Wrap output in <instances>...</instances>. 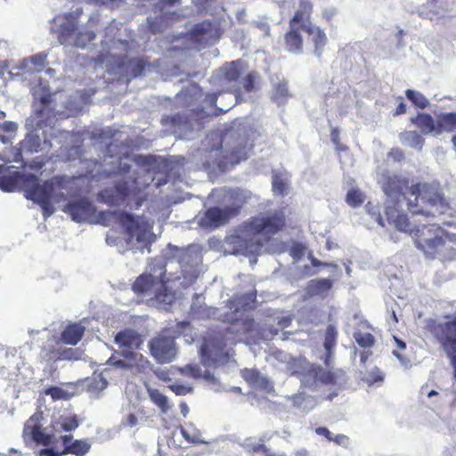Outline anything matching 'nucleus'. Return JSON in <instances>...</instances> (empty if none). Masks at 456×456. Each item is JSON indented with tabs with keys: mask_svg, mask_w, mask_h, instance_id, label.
<instances>
[{
	"mask_svg": "<svg viewBox=\"0 0 456 456\" xmlns=\"http://www.w3.org/2000/svg\"><path fill=\"white\" fill-rule=\"evenodd\" d=\"M286 225L287 218L283 209L269 210L249 217L241 224L240 231L244 238L237 237L240 252L246 256L260 255L264 247Z\"/></svg>",
	"mask_w": 456,
	"mask_h": 456,
	"instance_id": "1",
	"label": "nucleus"
},
{
	"mask_svg": "<svg viewBox=\"0 0 456 456\" xmlns=\"http://www.w3.org/2000/svg\"><path fill=\"white\" fill-rule=\"evenodd\" d=\"M314 5L310 0H299L298 7L289 20V29L284 34L285 48L293 53L303 51L304 39L301 31L311 36L314 46V54L322 56L323 48L327 44L325 32L312 22Z\"/></svg>",
	"mask_w": 456,
	"mask_h": 456,
	"instance_id": "2",
	"label": "nucleus"
},
{
	"mask_svg": "<svg viewBox=\"0 0 456 456\" xmlns=\"http://www.w3.org/2000/svg\"><path fill=\"white\" fill-rule=\"evenodd\" d=\"M386 221L396 230L410 233L418 248L425 254L434 255L450 235L436 224H424L415 228L410 222L407 214L398 209L395 205H388L386 208Z\"/></svg>",
	"mask_w": 456,
	"mask_h": 456,
	"instance_id": "3",
	"label": "nucleus"
},
{
	"mask_svg": "<svg viewBox=\"0 0 456 456\" xmlns=\"http://www.w3.org/2000/svg\"><path fill=\"white\" fill-rule=\"evenodd\" d=\"M254 327L253 318L236 319L224 333L217 332L206 337L200 347L202 363L211 366L227 362L230 358L226 351L227 340L232 343L241 341L244 336L254 330Z\"/></svg>",
	"mask_w": 456,
	"mask_h": 456,
	"instance_id": "4",
	"label": "nucleus"
},
{
	"mask_svg": "<svg viewBox=\"0 0 456 456\" xmlns=\"http://www.w3.org/2000/svg\"><path fill=\"white\" fill-rule=\"evenodd\" d=\"M409 210L414 215L435 216L447 208L445 199L438 185L428 183H417L410 188Z\"/></svg>",
	"mask_w": 456,
	"mask_h": 456,
	"instance_id": "5",
	"label": "nucleus"
},
{
	"mask_svg": "<svg viewBox=\"0 0 456 456\" xmlns=\"http://www.w3.org/2000/svg\"><path fill=\"white\" fill-rule=\"evenodd\" d=\"M99 223L104 226L110 225L112 221L118 223L125 230L128 241L135 240L143 248L150 247L152 242V226L140 217L125 211H102L99 213Z\"/></svg>",
	"mask_w": 456,
	"mask_h": 456,
	"instance_id": "6",
	"label": "nucleus"
},
{
	"mask_svg": "<svg viewBox=\"0 0 456 456\" xmlns=\"http://www.w3.org/2000/svg\"><path fill=\"white\" fill-rule=\"evenodd\" d=\"M447 318L448 320L444 322L430 320L426 328L441 351L450 360L453 369V378L456 380V316Z\"/></svg>",
	"mask_w": 456,
	"mask_h": 456,
	"instance_id": "7",
	"label": "nucleus"
},
{
	"mask_svg": "<svg viewBox=\"0 0 456 456\" xmlns=\"http://www.w3.org/2000/svg\"><path fill=\"white\" fill-rule=\"evenodd\" d=\"M175 336H167L163 332L154 337L149 344L153 358L159 363L172 362L177 354L175 338L176 337H189L192 338V327L187 321L179 322L174 329Z\"/></svg>",
	"mask_w": 456,
	"mask_h": 456,
	"instance_id": "8",
	"label": "nucleus"
},
{
	"mask_svg": "<svg viewBox=\"0 0 456 456\" xmlns=\"http://www.w3.org/2000/svg\"><path fill=\"white\" fill-rule=\"evenodd\" d=\"M63 176H55L52 180H46L42 184H37L28 191L26 195L27 200L37 203L41 208L44 217L46 219L54 213V207L52 204V197L55 190V185L61 186L63 182Z\"/></svg>",
	"mask_w": 456,
	"mask_h": 456,
	"instance_id": "9",
	"label": "nucleus"
},
{
	"mask_svg": "<svg viewBox=\"0 0 456 456\" xmlns=\"http://www.w3.org/2000/svg\"><path fill=\"white\" fill-rule=\"evenodd\" d=\"M241 209V205L226 206L224 208L211 207L208 208L200 219V225L204 228L216 229L225 225L236 217Z\"/></svg>",
	"mask_w": 456,
	"mask_h": 456,
	"instance_id": "10",
	"label": "nucleus"
},
{
	"mask_svg": "<svg viewBox=\"0 0 456 456\" xmlns=\"http://www.w3.org/2000/svg\"><path fill=\"white\" fill-rule=\"evenodd\" d=\"M222 35L219 23L205 20L195 24L188 32V38L200 46H207L216 42Z\"/></svg>",
	"mask_w": 456,
	"mask_h": 456,
	"instance_id": "11",
	"label": "nucleus"
},
{
	"mask_svg": "<svg viewBox=\"0 0 456 456\" xmlns=\"http://www.w3.org/2000/svg\"><path fill=\"white\" fill-rule=\"evenodd\" d=\"M94 38L95 34L93 31L77 32V26L74 20L65 21L58 30V40L61 45H74L83 48Z\"/></svg>",
	"mask_w": 456,
	"mask_h": 456,
	"instance_id": "12",
	"label": "nucleus"
},
{
	"mask_svg": "<svg viewBox=\"0 0 456 456\" xmlns=\"http://www.w3.org/2000/svg\"><path fill=\"white\" fill-rule=\"evenodd\" d=\"M42 415L34 413L26 422L23 428L22 437L37 444L48 446L53 443V436L44 432L41 425Z\"/></svg>",
	"mask_w": 456,
	"mask_h": 456,
	"instance_id": "13",
	"label": "nucleus"
},
{
	"mask_svg": "<svg viewBox=\"0 0 456 456\" xmlns=\"http://www.w3.org/2000/svg\"><path fill=\"white\" fill-rule=\"evenodd\" d=\"M180 0H159L156 5L159 15L155 19L147 18L148 28L153 34L162 32L171 21L178 20L179 16L175 12L165 11L167 7L174 6Z\"/></svg>",
	"mask_w": 456,
	"mask_h": 456,
	"instance_id": "14",
	"label": "nucleus"
},
{
	"mask_svg": "<svg viewBox=\"0 0 456 456\" xmlns=\"http://www.w3.org/2000/svg\"><path fill=\"white\" fill-rule=\"evenodd\" d=\"M63 211L69 214L71 219L77 223L87 222L95 214L96 208L86 198H80L68 202Z\"/></svg>",
	"mask_w": 456,
	"mask_h": 456,
	"instance_id": "15",
	"label": "nucleus"
},
{
	"mask_svg": "<svg viewBox=\"0 0 456 456\" xmlns=\"http://www.w3.org/2000/svg\"><path fill=\"white\" fill-rule=\"evenodd\" d=\"M38 182V177L34 174L14 172L12 175L4 176L0 179V187L3 191L11 192L15 190L18 184H20L26 197V195H28V191L34 188Z\"/></svg>",
	"mask_w": 456,
	"mask_h": 456,
	"instance_id": "16",
	"label": "nucleus"
},
{
	"mask_svg": "<svg viewBox=\"0 0 456 456\" xmlns=\"http://www.w3.org/2000/svg\"><path fill=\"white\" fill-rule=\"evenodd\" d=\"M408 187V180L398 175H387L384 178L382 190L390 199L386 204L385 209L388 205H395L399 208L400 198H404V190Z\"/></svg>",
	"mask_w": 456,
	"mask_h": 456,
	"instance_id": "17",
	"label": "nucleus"
},
{
	"mask_svg": "<svg viewBox=\"0 0 456 456\" xmlns=\"http://www.w3.org/2000/svg\"><path fill=\"white\" fill-rule=\"evenodd\" d=\"M150 66L151 63L147 57L129 58L124 55L117 60V67L121 70V74L130 78L143 75L145 69Z\"/></svg>",
	"mask_w": 456,
	"mask_h": 456,
	"instance_id": "18",
	"label": "nucleus"
},
{
	"mask_svg": "<svg viewBox=\"0 0 456 456\" xmlns=\"http://www.w3.org/2000/svg\"><path fill=\"white\" fill-rule=\"evenodd\" d=\"M256 302V291L234 295L226 301V306L234 314L248 312L255 308Z\"/></svg>",
	"mask_w": 456,
	"mask_h": 456,
	"instance_id": "19",
	"label": "nucleus"
},
{
	"mask_svg": "<svg viewBox=\"0 0 456 456\" xmlns=\"http://www.w3.org/2000/svg\"><path fill=\"white\" fill-rule=\"evenodd\" d=\"M121 355L125 360H114V357H110L109 362L118 368L123 369H133L138 370L146 368L150 362L149 361L140 353L133 351H122Z\"/></svg>",
	"mask_w": 456,
	"mask_h": 456,
	"instance_id": "20",
	"label": "nucleus"
},
{
	"mask_svg": "<svg viewBox=\"0 0 456 456\" xmlns=\"http://www.w3.org/2000/svg\"><path fill=\"white\" fill-rule=\"evenodd\" d=\"M115 343L122 351H133L139 349L142 344L141 335L131 329H125L118 332L114 338Z\"/></svg>",
	"mask_w": 456,
	"mask_h": 456,
	"instance_id": "21",
	"label": "nucleus"
},
{
	"mask_svg": "<svg viewBox=\"0 0 456 456\" xmlns=\"http://www.w3.org/2000/svg\"><path fill=\"white\" fill-rule=\"evenodd\" d=\"M61 440L64 446L62 454L84 456L91 448V444L87 441L82 439L74 440L71 435L61 436Z\"/></svg>",
	"mask_w": 456,
	"mask_h": 456,
	"instance_id": "22",
	"label": "nucleus"
},
{
	"mask_svg": "<svg viewBox=\"0 0 456 456\" xmlns=\"http://www.w3.org/2000/svg\"><path fill=\"white\" fill-rule=\"evenodd\" d=\"M126 183H117L112 189H105L100 193L102 201L110 206H117L123 202L128 196Z\"/></svg>",
	"mask_w": 456,
	"mask_h": 456,
	"instance_id": "23",
	"label": "nucleus"
},
{
	"mask_svg": "<svg viewBox=\"0 0 456 456\" xmlns=\"http://www.w3.org/2000/svg\"><path fill=\"white\" fill-rule=\"evenodd\" d=\"M86 328L79 322L68 324L61 331L60 341L65 345L76 346L83 338Z\"/></svg>",
	"mask_w": 456,
	"mask_h": 456,
	"instance_id": "24",
	"label": "nucleus"
},
{
	"mask_svg": "<svg viewBox=\"0 0 456 456\" xmlns=\"http://www.w3.org/2000/svg\"><path fill=\"white\" fill-rule=\"evenodd\" d=\"M338 332L335 325L327 326L324 333L323 347L325 349L324 364L329 367L333 357L334 348L337 345Z\"/></svg>",
	"mask_w": 456,
	"mask_h": 456,
	"instance_id": "25",
	"label": "nucleus"
},
{
	"mask_svg": "<svg viewBox=\"0 0 456 456\" xmlns=\"http://www.w3.org/2000/svg\"><path fill=\"white\" fill-rule=\"evenodd\" d=\"M411 122L424 135L429 134H436V121L429 113L419 112L415 117L411 118Z\"/></svg>",
	"mask_w": 456,
	"mask_h": 456,
	"instance_id": "26",
	"label": "nucleus"
},
{
	"mask_svg": "<svg viewBox=\"0 0 456 456\" xmlns=\"http://www.w3.org/2000/svg\"><path fill=\"white\" fill-rule=\"evenodd\" d=\"M332 287V281L327 278L314 279L308 281L305 293L308 297L321 296L327 293Z\"/></svg>",
	"mask_w": 456,
	"mask_h": 456,
	"instance_id": "27",
	"label": "nucleus"
},
{
	"mask_svg": "<svg viewBox=\"0 0 456 456\" xmlns=\"http://www.w3.org/2000/svg\"><path fill=\"white\" fill-rule=\"evenodd\" d=\"M456 132V112L440 113L436 119V134Z\"/></svg>",
	"mask_w": 456,
	"mask_h": 456,
	"instance_id": "28",
	"label": "nucleus"
},
{
	"mask_svg": "<svg viewBox=\"0 0 456 456\" xmlns=\"http://www.w3.org/2000/svg\"><path fill=\"white\" fill-rule=\"evenodd\" d=\"M156 277L150 273H142L136 278L132 285L134 292L137 295L149 293L156 283Z\"/></svg>",
	"mask_w": 456,
	"mask_h": 456,
	"instance_id": "29",
	"label": "nucleus"
},
{
	"mask_svg": "<svg viewBox=\"0 0 456 456\" xmlns=\"http://www.w3.org/2000/svg\"><path fill=\"white\" fill-rule=\"evenodd\" d=\"M269 440V437L264 436H261L257 442L252 441V438H248L247 441V447L249 452L255 453H262L264 456H277L275 453L272 452L270 449L265 446V442Z\"/></svg>",
	"mask_w": 456,
	"mask_h": 456,
	"instance_id": "30",
	"label": "nucleus"
},
{
	"mask_svg": "<svg viewBox=\"0 0 456 456\" xmlns=\"http://www.w3.org/2000/svg\"><path fill=\"white\" fill-rule=\"evenodd\" d=\"M147 393L151 401L159 408L163 413H167L169 410L167 397L159 390L152 387H147Z\"/></svg>",
	"mask_w": 456,
	"mask_h": 456,
	"instance_id": "31",
	"label": "nucleus"
},
{
	"mask_svg": "<svg viewBox=\"0 0 456 456\" xmlns=\"http://www.w3.org/2000/svg\"><path fill=\"white\" fill-rule=\"evenodd\" d=\"M241 376L249 385L266 387L269 384L268 379L262 377L257 370L244 369Z\"/></svg>",
	"mask_w": 456,
	"mask_h": 456,
	"instance_id": "32",
	"label": "nucleus"
},
{
	"mask_svg": "<svg viewBox=\"0 0 456 456\" xmlns=\"http://www.w3.org/2000/svg\"><path fill=\"white\" fill-rule=\"evenodd\" d=\"M248 151L246 145H238L228 151L224 159L230 164H239L240 161L247 159Z\"/></svg>",
	"mask_w": 456,
	"mask_h": 456,
	"instance_id": "33",
	"label": "nucleus"
},
{
	"mask_svg": "<svg viewBox=\"0 0 456 456\" xmlns=\"http://www.w3.org/2000/svg\"><path fill=\"white\" fill-rule=\"evenodd\" d=\"M86 386L89 392L98 394L107 387L108 381L102 373H94Z\"/></svg>",
	"mask_w": 456,
	"mask_h": 456,
	"instance_id": "34",
	"label": "nucleus"
},
{
	"mask_svg": "<svg viewBox=\"0 0 456 456\" xmlns=\"http://www.w3.org/2000/svg\"><path fill=\"white\" fill-rule=\"evenodd\" d=\"M405 95L419 109L424 110L429 105L428 99L418 91L407 89Z\"/></svg>",
	"mask_w": 456,
	"mask_h": 456,
	"instance_id": "35",
	"label": "nucleus"
},
{
	"mask_svg": "<svg viewBox=\"0 0 456 456\" xmlns=\"http://www.w3.org/2000/svg\"><path fill=\"white\" fill-rule=\"evenodd\" d=\"M314 378L324 385H335L337 383V377L334 372L326 370L318 366L314 369Z\"/></svg>",
	"mask_w": 456,
	"mask_h": 456,
	"instance_id": "36",
	"label": "nucleus"
},
{
	"mask_svg": "<svg viewBox=\"0 0 456 456\" xmlns=\"http://www.w3.org/2000/svg\"><path fill=\"white\" fill-rule=\"evenodd\" d=\"M240 61H232L229 65L224 68V78L228 82H235L241 76V69L240 68Z\"/></svg>",
	"mask_w": 456,
	"mask_h": 456,
	"instance_id": "37",
	"label": "nucleus"
},
{
	"mask_svg": "<svg viewBox=\"0 0 456 456\" xmlns=\"http://www.w3.org/2000/svg\"><path fill=\"white\" fill-rule=\"evenodd\" d=\"M272 188L274 194L284 196L288 191V182L280 174H274L272 178Z\"/></svg>",
	"mask_w": 456,
	"mask_h": 456,
	"instance_id": "38",
	"label": "nucleus"
},
{
	"mask_svg": "<svg viewBox=\"0 0 456 456\" xmlns=\"http://www.w3.org/2000/svg\"><path fill=\"white\" fill-rule=\"evenodd\" d=\"M354 338L359 346L362 348H370L375 344V338L370 332L355 331L354 333Z\"/></svg>",
	"mask_w": 456,
	"mask_h": 456,
	"instance_id": "39",
	"label": "nucleus"
},
{
	"mask_svg": "<svg viewBox=\"0 0 456 456\" xmlns=\"http://www.w3.org/2000/svg\"><path fill=\"white\" fill-rule=\"evenodd\" d=\"M364 197L360 190L351 189L346 196V202L352 208H357L363 203Z\"/></svg>",
	"mask_w": 456,
	"mask_h": 456,
	"instance_id": "40",
	"label": "nucleus"
},
{
	"mask_svg": "<svg viewBox=\"0 0 456 456\" xmlns=\"http://www.w3.org/2000/svg\"><path fill=\"white\" fill-rule=\"evenodd\" d=\"M45 395L51 396L53 401L69 400L70 395L61 387L53 386L45 390Z\"/></svg>",
	"mask_w": 456,
	"mask_h": 456,
	"instance_id": "41",
	"label": "nucleus"
},
{
	"mask_svg": "<svg viewBox=\"0 0 456 456\" xmlns=\"http://www.w3.org/2000/svg\"><path fill=\"white\" fill-rule=\"evenodd\" d=\"M58 424L61 427V431L70 432L78 428L79 420L77 415H72L62 418Z\"/></svg>",
	"mask_w": 456,
	"mask_h": 456,
	"instance_id": "42",
	"label": "nucleus"
},
{
	"mask_svg": "<svg viewBox=\"0 0 456 456\" xmlns=\"http://www.w3.org/2000/svg\"><path fill=\"white\" fill-rule=\"evenodd\" d=\"M28 61L33 65L35 71L40 72L46 67L47 54L45 53H39L31 56Z\"/></svg>",
	"mask_w": 456,
	"mask_h": 456,
	"instance_id": "43",
	"label": "nucleus"
},
{
	"mask_svg": "<svg viewBox=\"0 0 456 456\" xmlns=\"http://www.w3.org/2000/svg\"><path fill=\"white\" fill-rule=\"evenodd\" d=\"M166 122L175 127L177 126L179 128H182V127H185V126H187V125H189V118L183 113H176L175 115L167 117Z\"/></svg>",
	"mask_w": 456,
	"mask_h": 456,
	"instance_id": "44",
	"label": "nucleus"
},
{
	"mask_svg": "<svg viewBox=\"0 0 456 456\" xmlns=\"http://www.w3.org/2000/svg\"><path fill=\"white\" fill-rule=\"evenodd\" d=\"M403 137L408 141L409 145L413 148L421 149L424 144V139L416 131H408L403 134Z\"/></svg>",
	"mask_w": 456,
	"mask_h": 456,
	"instance_id": "45",
	"label": "nucleus"
},
{
	"mask_svg": "<svg viewBox=\"0 0 456 456\" xmlns=\"http://www.w3.org/2000/svg\"><path fill=\"white\" fill-rule=\"evenodd\" d=\"M52 353L53 354V358L56 361L77 359V352L72 348H61Z\"/></svg>",
	"mask_w": 456,
	"mask_h": 456,
	"instance_id": "46",
	"label": "nucleus"
},
{
	"mask_svg": "<svg viewBox=\"0 0 456 456\" xmlns=\"http://www.w3.org/2000/svg\"><path fill=\"white\" fill-rule=\"evenodd\" d=\"M330 140L335 145V149L338 152H344L348 150V147L342 143L340 141V131L338 127H332L330 130Z\"/></svg>",
	"mask_w": 456,
	"mask_h": 456,
	"instance_id": "47",
	"label": "nucleus"
},
{
	"mask_svg": "<svg viewBox=\"0 0 456 456\" xmlns=\"http://www.w3.org/2000/svg\"><path fill=\"white\" fill-rule=\"evenodd\" d=\"M180 372L194 379H199L202 375L201 368L198 364H187L180 369Z\"/></svg>",
	"mask_w": 456,
	"mask_h": 456,
	"instance_id": "48",
	"label": "nucleus"
},
{
	"mask_svg": "<svg viewBox=\"0 0 456 456\" xmlns=\"http://www.w3.org/2000/svg\"><path fill=\"white\" fill-rule=\"evenodd\" d=\"M395 344L396 346V349L393 350V354L399 359L403 363H405L408 359L402 354L400 352L406 349V343L396 337H394Z\"/></svg>",
	"mask_w": 456,
	"mask_h": 456,
	"instance_id": "49",
	"label": "nucleus"
},
{
	"mask_svg": "<svg viewBox=\"0 0 456 456\" xmlns=\"http://www.w3.org/2000/svg\"><path fill=\"white\" fill-rule=\"evenodd\" d=\"M167 387L176 395H185L191 393L193 390L192 387L183 384H170Z\"/></svg>",
	"mask_w": 456,
	"mask_h": 456,
	"instance_id": "50",
	"label": "nucleus"
},
{
	"mask_svg": "<svg viewBox=\"0 0 456 456\" xmlns=\"http://www.w3.org/2000/svg\"><path fill=\"white\" fill-rule=\"evenodd\" d=\"M256 80V73L255 71L249 72L243 78V88L246 92L249 93L254 90Z\"/></svg>",
	"mask_w": 456,
	"mask_h": 456,
	"instance_id": "51",
	"label": "nucleus"
},
{
	"mask_svg": "<svg viewBox=\"0 0 456 456\" xmlns=\"http://www.w3.org/2000/svg\"><path fill=\"white\" fill-rule=\"evenodd\" d=\"M289 95V90L286 84L279 83L274 88V97L277 99L286 98Z\"/></svg>",
	"mask_w": 456,
	"mask_h": 456,
	"instance_id": "52",
	"label": "nucleus"
},
{
	"mask_svg": "<svg viewBox=\"0 0 456 456\" xmlns=\"http://www.w3.org/2000/svg\"><path fill=\"white\" fill-rule=\"evenodd\" d=\"M368 211L371 216L372 219L377 222L380 226L384 227L386 225L385 220L382 217L381 214L379 210L376 209L375 207L367 206Z\"/></svg>",
	"mask_w": 456,
	"mask_h": 456,
	"instance_id": "53",
	"label": "nucleus"
},
{
	"mask_svg": "<svg viewBox=\"0 0 456 456\" xmlns=\"http://www.w3.org/2000/svg\"><path fill=\"white\" fill-rule=\"evenodd\" d=\"M331 442H334L338 445L347 447L349 444V438L346 435L338 434L336 436H332Z\"/></svg>",
	"mask_w": 456,
	"mask_h": 456,
	"instance_id": "54",
	"label": "nucleus"
},
{
	"mask_svg": "<svg viewBox=\"0 0 456 456\" xmlns=\"http://www.w3.org/2000/svg\"><path fill=\"white\" fill-rule=\"evenodd\" d=\"M382 380H383V375L378 368H376V370L374 371H371L367 378V381L370 384H374L377 382H380Z\"/></svg>",
	"mask_w": 456,
	"mask_h": 456,
	"instance_id": "55",
	"label": "nucleus"
},
{
	"mask_svg": "<svg viewBox=\"0 0 456 456\" xmlns=\"http://www.w3.org/2000/svg\"><path fill=\"white\" fill-rule=\"evenodd\" d=\"M52 102V95L51 94H45L40 97V102L44 106L41 110L37 111V114L39 117H43L45 109Z\"/></svg>",
	"mask_w": 456,
	"mask_h": 456,
	"instance_id": "56",
	"label": "nucleus"
},
{
	"mask_svg": "<svg viewBox=\"0 0 456 456\" xmlns=\"http://www.w3.org/2000/svg\"><path fill=\"white\" fill-rule=\"evenodd\" d=\"M388 156L391 157L395 161H401L404 159V153L401 149L394 148L392 149Z\"/></svg>",
	"mask_w": 456,
	"mask_h": 456,
	"instance_id": "57",
	"label": "nucleus"
},
{
	"mask_svg": "<svg viewBox=\"0 0 456 456\" xmlns=\"http://www.w3.org/2000/svg\"><path fill=\"white\" fill-rule=\"evenodd\" d=\"M137 423H138L137 417L134 413H129L127 415V417L126 418V419H124L122 421V425L124 427H129V428L134 427L135 425H137Z\"/></svg>",
	"mask_w": 456,
	"mask_h": 456,
	"instance_id": "58",
	"label": "nucleus"
},
{
	"mask_svg": "<svg viewBox=\"0 0 456 456\" xmlns=\"http://www.w3.org/2000/svg\"><path fill=\"white\" fill-rule=\"evenodd\" d=\"M315 433L319 436H324L329 442H331L332 434L325 427H318L315 428Z\"/></svg>",
	"mask_w": 456,
	"mask_h": 456,
	"instance_id": "59",
	"label": "nucleus"
},
{
	"mask_svg": "<svg viewBox=\"0 0 456 456\" xmlns=\"http://www.w3.org/2000/svg\"><path fill=\"white\" fill-rule=\"evenodd\" d=\"M63 455L62 452H55L53 448H45L39 451V456H61Z\"/></svg>",
	"mask_w": 456,
	"mask_h": 456,
	"instance_id": "60",
	"label": "nucleus"
},
{
	"mask_svg": "<svg viewBox=\"0 0 456 456\" xmlns=\"http://www.w3.org/2000/svg\"><path fill=\"white\" fill-rule=\"evenodd\" d=\"M401 102L397 105L395 110L394 116L404 114L406 112V104L403 102V98L400 97Z\"/></svg>",
	"mask_w": 456,
	"mask_h": 456,
	"instance_id": "61",
	"label": "nucleus"
},
{
	"mask_svg": "<svg viewBox=\"0 0 456 456\" xmlns=\"http://www.w3.org/2000/svg\"><path fill=\"white\" fill-rule=\"evenodd\" d=\"M156 376L158 377V379L165 382L171 380L169 373L167 370H159L156 372Z\"/></svg>",
	"mask_w": 456,
	"mask_h": 456,
	"instance_id": "62",
	"label": "nucleus"
},
{
	"mask_svg": "<svg viewBox=\"0 0 456 456\" xmlns=\"http://www.w3.org/2000/svg\"><path fill=\"white\" fill-rule=\"evenodd\" d=\"M125 0H103V5L114 8L118 6L121 3H123Z\"/></svg>",
	"mask_w": 456,
	"mask_h": 456,
	"instance_id": "63",
	"label": "nucleus"
},
{
	"mask_svg": "<svg viewBox=\"0 0 456 456\" xmlns=\"http://www.w3.org/2000/svg\"><path fill=\"white\" fill-rule=\"evenodd\" d=\"M371 355V352L369 351H363L360 354V360L362 364H365L368 361V358Z\"/></svg>",
	"mask_w": 456,
	"mask_h": 456,
	"instance_id": "64",
	"label": "nucleus"
}]
</instances>
